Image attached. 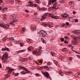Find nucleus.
Returning <instances> with one entry per match:
<instances>
[{"instance_id": "obj_1", "label": "nucleus", "mask_w": 80, "mask_h": 80, "mask_svg": "<svg viewBox=\"0 0 80 80\" xmlns=\"http://www.w3.org/2000/svg\"><path fill=\"white\" fill-rule=\"evenodd\" d=\"M57 0H49L48 1V5H50L52 4H53V7H51V8L52 9H56V7L57 6V3L56 2Z\"/></svg>"}, {"instance_id": "obj_2", "label": "nucleus", "mask_w": 80, "mask_h": 80, "mask_svg": "<svg viewBox=\"0 0 80 80\" xmlns=\"http://www.w3.org/2000/svg\"><path fill=\"white\" fill-rule=\"evenodd\" d=\"M8 58V56L7 54V53L5 52V54H4L2 56V61H3V60H4V62H8V61L7 60Z\"/></svg>"}, {"instance_id": "obj_3", "label": "nucleus", "mask_w": 80, "mask_h": 80, "mask_svg": "<svg viewBox=\"0 0 80 80\" xmlns=\"http://www.w3.org/2000/svg\"><path fill=\"white\" fill-rule=\"evenodd\" d=\"M42 51L40 49L37 50H34L32 52V53L33 55H36L37 56H39V55H40V54L42 53Z\"/></svg>"}, {"instance_id": "obj_4", "label": "nucleus", "mask_w": 80, "mask_h": 80, "mask_svg": "<svg viewBox=\"0 0 80 80\" xmlns=\"http://www.w3.org/2000/svg\"><path fill=\"white\" fill-rule=\"evenodd\" d=\"M38 33L39 35H40V37H45V36L47 34L45 31H44L43 30H42L39 32Z\"/></svg>"}, {"instance_id": "obj_5", "label": "nucleus", "mask_w": 80, "mask_h": 80, "mask_svg": "<svg viewBox=\"0 0 80 80\" xmlns=\"http://www.w3.org/2000/svg\"><path fill=\"white\" fill-rule=\"evenodd\" d=\"M20 68L21 69H22L23 70H25V71L27 72L26 73L24 71H22L21 72L22 74H26V73H30V72L28 71L27 68H26L22 66H20Z\"/></svg>"}, {"instance_id": "obj_6", "label": "nucleus", "mask_w": 80, "mask_h": 80, "mask_svg": "<svg viewBox=\"0 0 80 80\" xmlns=\"http://www.w3.org/2000/svg\"><path fill=\"white\" fill-rule=\"evenodd\" d=\"M48 15H49L50 17H52V16H53L52 15V13H45V14L44 15V16L42 18V20L45 19L47 18V16H48Z\"/></svg>"}, {"instance_id": "obj_7", "label": "nucleus", "mask_w": 80, "mask_h": 80, "mask_svg": "<svg viewBox=\"0 0 80 80\" xmlns=\"http://www.w3.org/2000/svg\"><path fill=\"white\" fill-rule=\"evenodd\" d=\"M42 73L43 74V75L45 76L47 78H49L51 79V78L50 77V75H49L48 72H42Z\"/></svg>"}, {"instance_id": "obj_8", "label": "nucleus", "mask_w": 80, "mask_h": 80, "mask_svg": "<svg viewBox=\"0 0 80 80\" xmlns=\"http://www.w3.org/2000/svg\"><path fill=\"white\" fill-rule=\"evenodd\" d=\"M42 26H44V27H49V28H51V27H53V26L51 27V25H50V22H48V24H46L44 23H43L42 24Z\"/></svg>"}, {"instance_id": "obj_9", "label": "nucleus", "mask_w": 80, "mask_h": 80, "mask_svg": "<svg viewBox=\"0 0 80 80\" xmlns=\"http://www.w3.org/2000/svg\"><path fill=\"white\" fill-rule=\"evenodd\" d=\"M6 69L9 70L8 72V74H10L11 73H12V72L13 71V69H12V68L10 67H7Z\"/></svg>"}, {"instance_id": "obj_10", "label": "nucleus", "mask_w": 80, "mask_h": 80, "mask_svg": "<svg viewBox=\"0 0 80 80\" xmlns=\"http://www.w3.org/2000/svg\"><path fill=\"white\" fill-rule=\"evenodd\" d=\"M0 27H3L4 28H8V27H9V25L7 24L4 25L2 23H1L0 24Z\"/></svg>"}, {"instance_id": "obj_11", "label": "nucleus", "mask_w": 80, "mask_h": 80, "mask_svg": "<svg viewBox=\"0 0 80 80\" xmlns=\"http://www.w3.org/2000/svg\"><path fill=\"white\" fill-rule=\"evenodd\" d=\"M18 21V20L17 19H15L14 21H12L9 23L10 25H13V26H15V23L17 22Z\"/></svg>"}, {"instance_id": "obj_12", "label": "nucleus", "mask_w": 80, "mask_h": 80, "mask_svg": "<svg viewBox=\"0 0 80 80\" xmlns=\"http://www.w3.org/2000/svg\"><path fill=\"white\" fill-rule=\"evenodd\" d=\"M27 49L29 52H31L33 50V48L32 46H30Z\"/></svg>"}, {"instance_id": "obj_13", "label": "nucleus", "mask_w": 80, "mask_h": 80, "mask_svg": "<svg viewBox=\"0 0 80 80\" xmlns=\"http://www.w3.org/2000/svg\"><path fill=\"white\" fill-rule=\"evenodd\" d=\"M28 3H29V4L27 5L28 7H33V2L30 1L28 2Z\"/></svg>"}, {"instance_id": "obj_14", "label": "nucleus", "mask_w": 80, "mask_h": 80, "mask_svg": "<svg viewBox=\"0 0 80 80\" xmlns=\"http://www.w3.org/2000/svg\"><path fill=\"white\" fill-rule=\"evenodd\" d=\"M62 17H64L65 18H68V15L67 13H65L62 15Z\"/></svg>"}, {"instance_id": "obj_15", "label": "nucleus", "mask_w": 80, "mask_h": 80, "mask_svg": "<svg viewBox=\"0 0 80 80\" xmlns=\"http://www.w3.org/2000/svg\"><path fill=\"white\" fill-rule=\"evenodd\" d=\"M51 17L53 18H55V19H58L60 18L59 16H51Z\"/></svg>"}, {"instance_id": "obj_16", "label": "nucleus", "mask_w": 80, "mask_h": 80, "mask_svg": "<svg viewBox=\"0 0 80 80\" xmlns=\"http://www.w3.org/2000/svg\"><path fill=\"white\" fill-rule=\"evenodd\" d=\"M2 51H5V50H7V51H9V49L7 47L5 48H2L1 49Z\"/></svg>"}, {"instance_id": "obj_17", "label": "nucleus", "mask_w": 80, "mask_h": 80, "mask_svg": "<svg viewBox=\"0 0 80 80\" xmlns=\"http://www.w3.org/2000/svg\"><path fill=\"white\" fill-rule=\"evenodd\" d=\"M25 30H26V28H22L21 32L22 33H23L25 32Z\"/></svg>"}, {"instance_id": "obj_18", "label": "nucleus", "mask_w": 80, "mask_h": 80, "mask_svg": "<svg viewBox=\"0 0 80 80\" xmlns=\"http://www.w3.org/2000/svg\"><path fill=\"white\" fill-rule=\"evenodd\" d=\"M31 30L32 31L35 30H36V26H32L31 27Z\"/></svg>"}, {"instance_id": "obj_19", "label": "nucleus", "mask_w": 80, "mask_h": 80, "mask_svg": "<svg viewBox=\"0 0 80 80\" xmlns=\"http://www.w3.org/2000/svg\"><path fill=\"white\" fill-rule=\"evenodd\" d=\"M27 42L28 43H32V39H28L27 40Z\"/></svg>"}, {"instance_id": "obj_20", "label": "nucleus", "mask_w": 80, "mask_h": 80, "mask_svg": "<svg viewBox=\"0 0 80 80\" xmlns=\"http://www.w3.org/2000/svg\"><path fill=\"white\" fill-rule=\"evenodd\" d=\"M41 40L43 43H47V41L45 40V39H44L43 38H42Z\"/></svg>"}, {"instance_id": "obj_21", "label": "nucleus", "mask_w": 80, "mask_h": 80, "mask_svg": "<svg viewBox=\"0 0 80 80\" xmlns=\"http://www.w3.org/2000/svg\"><path fill=\"white\" fill-rule=\"evenodd\" d=\"M59 75H61V76H63V73L62 72L61 70H60L59 71Z\"/></svg>"}, {"instance_id": "obj_22", "label": "nucleus", "mask_w": 80, "mask_h": 80, "mask_svg": "<svg viewBox=\"0 0 80 80\" xmlns=\"http://www.w3.org/2000/svg\"><path fill=\"white\" fill-rule=\"evenodd\" d=\"M74 4V2L73 1H70V2L69 3V4L70 5H73Z\"/></svg>"}, {"instance_id": "obj_23", "label": "nucleus", "mask_w": 80, "mask_h": 80, "mask_svg": "<svg viewBox=\"0 0 80 80\" xmlns=\"http://www.w3.org/2000/svg\"><path fill=\"white\" fill-rule=\"evenodd\" d=\"M41 10L42 11H45V10H47L48 9L46 8H41Z\"/></svg>"}, {"instance_id": "obj_24", "label": "nucleus", "mask_w": 80, "mask_h": 80, "mask_svg": "<svg viewBox=\"0 0 80 80\" xmlns=\"http://www.w3.org/2000/svg\"><path fill=\"white\" fill-rule=\"evenodd\" d=\"M73 22H75L76 23H77V22H78V19H73Z\"/></svg>"}, {"instance_id": "obj_25", "label": "nucleus", "mask_w": 80, "mask_h": 80, "mask_svg": "<svg viewBox=\"0 0 80 80\" xmlns=\"http://www.w3.org/2000/svg\"><path fill=\"white\" fill-rule=\"evenodd\" d=\"M72 72H70L69 71H68V72H65V73L66 74H67V75H68V74H71V73H72Z\"/></svg>"}, {"instance_id": "obj_26", "label": "nucleus", "mask_w": 80, "mask_h": 80, "mask_svg": "<svg viewBox=\"0 0 80 80\" xmlns=\"http://www.w3.org/2000/svg\"><path fill=\"white\" fill-rule=\"evenodd\" d=\"M47 65L50 66L51 65H52V63L50 62H47Z\"/></svg>"}, {"instance_id": "obj_27", "label": "nucleus", "mask_w": 80, "mask_h": 80, "mask_svg": "<svg viewBox=\"0 0 80 80\" xmlns=\"http://www.w3.org/2000/svg\"><path fill=\"white\" fill-rule=\"evenodd\" d=\"M80 31L78 30H76L74 32V33H78L79 34H80Z\"/></svg>"}, {"instance_id": "obj_28", "label": "nucleus", "mask_w": 80, "mask_h": 80, "mask_svg": "<svg viewBox=\"0 0 80 80\" xmlns=\"http://www.w3.org/2000/svg\"><path fill=\"white\" fill-rule=\"evenodd\" d=\"M25 52V50H22L19 51L18 53H21V52Z\"/></svg>"}, {"instance_id": "obj_29", "label": "nucleus", "mask_w": 80, "mask_h": 80, "mask_svg": "<svg viewBox=\"0 0 80 80\" xmlns=\"http://www.w3.org/2000/svg\"><path fill=\"white\" fill-rule=\"evenodd\" d=\"M51 54L52 56H55V55H57V54L56 53H54V52H51Z\"/></svg>"}, {"instance_id": "obj_30", "label": "nucleus", "mask_w": 80, "mask_h": 80, "mask_svg": "<svg viewBox=\"0 0 80 80\" xmlns=\"http://www.w3.org/2000/svg\"><path fill=\"white\" fill-rule=\"evenodd\" d=\"M43 67L45 68H47V70H50V68H48L47 66H44Z\"/></svg>"}, {"instance_id": "obj_31", "label": "nucleus", "mask_w": 80, "mask_h": 80, "mask_svg": "<svg viewBox=\"0 0 80 80\" xmlns=\"http://www.w3.org/2000/svg\"><path fill=\"white\" fill-rule=\"evenodd\" d=\"M53 62L54 63L56 64V65H58V62H57V61L55 60H53Z\"/></svg>"}, {"instance_id": "obj_32", "label": "nucleus", "mask_w": 80, "mask_h": 80, "mask_svg": "<svg viewBox=\"0 0 80 80\" xmlns=\"http://www.w3.org/2000/svg\"><path fill=\"white\" fill-rule=\"evenodd\" d=\"M2 18L3 19V20H7V18L6 17V16H4L3 18Z\"/></svg>"}, {"instance_id": "obj_33", "label": "nucleus", "mask_w": 80, "mask_h": 80, "mask_svg": "<svg viewBox=\"0 0 80 80\" xmlns=\"http://www.w3.org/2000/svg\"><path fill=\"white\" fill-rule=\"evenodd\" d=\"M44 67H45V66H42V67H39V69H41L42 70H43V68H44Z\"/></svg>"}, {"instance_id": "obj_34", "label": "nucleus", "mask_w": 80, "mask_h": 80, "mask_svg": "<svg viewBox=\"0 0 80 80\" xmlns=\"http://www.w3.org/2000/svg\"><path fill=\"white\" fill-rule=\"evenodd\" d=\"M25 59L24 58H21L20 60L19 61L20 62V61H21V62H22V61H25Z\"/></svg>"}, {"instance_id": "obj_35", "label": "nucleus", "mask_w": 80, "mask_h": 80, "mask_svg": "<svg viewBox=\"0 0 80 80\" xmlns=\"http://www.w3.org/2000/svg\"><path fill=\"white\" fill-rule=\"evenodd\" d=\"M35 1L37 2V3H40V1L39 0H35Z\"/></svg>"}, {"instance_id": "obj_36", "label": "nucleus", "mask_w": 80, "mask_h": 80, "mask_svg": "<svg viewBox=\"0 0 80 80\" xmlns=\"http://www.w3.org/2000/svg\"><path fill=\"white\" fill-rule=\"evenodd\" d=\"M5 77L6 78H8V77H9L10 75H8V74H6L5 75Z\"/></svg>"}, {"instance_id": "obj_37", "label": "nucleus", "mask_w": 80, "mask_h": 80, "mask_svg": "<svg viewBox=\"0 0 80 80\" xmlns=\"http://www.w3.org/2000/svg\"><path fill=\"white\" fill-rule=\"evenodd\" d=\"M35 75L36 76H37V77H39V76H40V74L38 73L35 74Z\"/></svg>"}, {"instance_id": "obj_38", "label": "nucleus", "mask_w": 80, "mask_h": 80, "mask_svg": "<svg viewBox=\"0 0 80 80\" xmlns=\"http://www.w3.org/2000/svg\"><path fill=\"white\" fill-rule=\"evenodd\" d=\"M9 40H14V38H10Z\"/></svg>"}, {"instance_id": "obj_39", "label": "nucleus", "mask_w": 80, "mask_h": 80, "mask_svg": "<svg viewBox=\"0 0 80 80\" xmlns=\"http://www.w3.org/2000/svg\"><path fill=\"white\" fill-rule=\"evenodd\" d=\"M64 40H65V39H64V38H62L61 39V42H63L64 41Z\"/></svg>"}, {"instance_id": "obj_40", "label": "nucleus", "mask_w": 80, "mask_h": 80, "mask_svg": "<svg viewBox=\"0 0 80 80\" xmlns=\"http://www.w3.org/2000/svg\"><path fill=\"white\" fill-rule=\"evenodd\" d=\"M13 15H11V16L12 17V18L13 19H14V18H15V16Z\"/></svg>"}, {"instance_id": "obj_41", "label": "nucleus", "mask_w": 80, "mask_h": 80, "mask_svg": "<svg viewBox=\"0 0 80 80\" xmlns=\"http://www.w3.org/2000/svg\"><path fill=\"white\" fill-rule=\"evenodd\" d=\"M69 59L70 60H73V58L72 57H70L69 58Z\"/></svg>"}, {"instance_id": "obj_42", "label": "nucleus", "mask_w": 80, "mask_h": 80, "mask_svg": "<svg viewBox=\"0 0 80 80\" xmlns=\"http://www.w3.org/2000/svg\"><path fill=\"white\" fill-rule=\"evenodd\" d=\"M33 6H34V7H38V5H37V4H33Z\"/></svg>"}, {"instance_id": "obj_43", "label": "nucleus", "mask_w": 80, "mask_h": 80, "mask_svg": "<svg viewBox=\"0 0 80 80\" xmlns=\"http://www.w3.org/2000/svg\"><path fill=\"white\" fill-rule=\"evenodd\" d=\"M8 9V8H3L2 10V11H5V10H7Z\"/></svg>"}, {"instance_id": "obj_44", "label": "nucleus", "mask_w": 80, "mask_h": 80, "mask_svg": "<svg viewBox=\"0 0 80 80\" xmlns=\"http://www.w3.org/2000/svg\"><path fill=\"white\" fill-rule=\"evenodd\" d=\"M72 51H73V52H75V53H77V54H78V52H77V51H75L73 50H72Z\"/></svg>"}, {"instance_id": "obj_45", "label": "nucleus", "mask_w": 80, "mask_h": 80, "mask_svg": "<svg viewBox=\"0 0 80 80\" xmlns=\"http://www.w3.org/2000/svg\"><path fill=\"white\" fill-rule=\"evenodd\" d=\"M60 2L61 3H65V0H62V1H61Z\"/></svg>"}, {"instance_id": "obj_46", "label": "nucleus", "mask_w": 80, "mask_h": 80, "mask_svg": "<svg viewBox=\"0 0 80 80\" xmlns=\"http://www.w3.org/2000/svg\"><path fill=\"white\" fill-rule=\"evenodd\" d=\"M3 3V0H0V3Z\"/></svg>"}, {"instance_id": "obj_47", "label": "nucleus", "mask_w": 80, "mask_h": 80, "mask_svg": "<svg viewBox=\"0 0 80 80\" xmlns=\"http://www.w3.org/2000/svg\"><path fill=\"white\" fill-rule=\"evenodd\" d=\"M38 61L39 62H40V63H42V60H39Z\"/></svg>"}, {"instance_id": "obj_48", "label": "nucleus", "mask_w": 80, "mask_h": 80, "mask_svg": "<svg viewBox=\"0 0 80 80\" xmlns=\"http://www.w3.org/2000/svg\"><path fill=\"white\" fill-rule=\"evenodd\" d=\"M72 45H76V43H75L74 42H72Z\"/></svg>"}, {"instance_id": "obj_49", "label": "nucleus", "mask_w": 80, "mask_h": 80, "mask_svg": "<svg viewBox=\"0 0 80 80\" xmlns=\"http://www.w3.org/2000/svg\"><path fill=\"white\" fill-rule=\"evenodd\" d=\"M66 50V48H63L62 49V51L63 52H65Z\"/></svg>"}, {"instance_id": "obj_50", "label": "nucleus", "mask_w": 80, "mask_h": 80, "mask_svg": "<svg viewBox=\"0 0 80 80\" xmlns=\"http://www.w3.org/2000/svg\"><path fill=\"white\" fill-rule=\"evenodd\" d=\"M19 73H16L15 74V76H18V75H19Z\"/></svg>"}, {"instance_id": "obj_51", "label": "nucleus", "mask_w": 80, "mask_h": 80, "mask_svg": "<svg viewBox=\"0 0 80 80\" xmlns=\"http://www.w3.org/2000/svg\"><path fill=\"white\" fill-rule=\"evenodd\" d=\"M20 45L21 47H22V46H23V44L22 43H20Z\"/></svg>"}, {"instance_id": "obj_52", "label": "nucleus", "mask_w": 80, "mask_h": 80, "mask_svg": "<svg viewBox=\"0 0 80 80\" xmlns=\"http://www.w3.org/2000/svg\"><path fill=\"white\" fill-rule=\"evenodd\" d=\"M74 40H78V38H77L76 37H75L74 38Z\"/></svg>"}, {"instance_id": "obj_53", "label": "nucleus", "mask_w": 80, "mask_h": 80, "mask_svg": "<svg viewBox=\"0 0 80 80\" xmlns=\"http://www.w3.org/2000/svg\"><path fill=\"white\" fill-rule=\"evenodd\" d=\"M66 25L67 26H68V25H69V23H68V22H66Z\"/></svg>"}, {"instance_id": "obj_54", "label": "nucleus", "mask_w": 80, "mask_h": 80, "mask_svg": "<svg viewBox=\"0 0 80 80\" xmlns=\"http://www.w3.org/2000/svg\"><path fill=\"white\" fill-rule=\"evenodd\" d=\"M48 9V11H51V10H52V8H49Z\"/></svg>"}, {"instance_id": "obj_55", "label": "nucleus", "mask_w": 80, "mask_h": 80, "mask_svg": "<svg viewBox=\"0 0 80 80\" xmlns=\"http://www.w3.org/2000/svg\"><path fill=\"white\" fill-rule=\"evenodd\" d=\"M65 26V25L64 24H62V26L63 27H64Z\"/></svg>"}, {"instance_id": "obj_56", "label": "nucleus", "mask_w": 80, "mask_h": 80, "mask_svg": "<svg viewBox=\"0 0 80 80\" xmlns=\"http://www.w3.org/2000/svg\"><path fill=\"white\" fill-rule=\"evenodd\" d=\"M64 42L65 43H68V42H67L66 41H65Z\"/></svg>"}, {"instance_id": "obj_57", "label": "nucleus", "mask_w": 80, "mask_h": 80, "mask_svg": "<svg viewBox=\"0 0 80 80\" xmlns=\"http://www.w3.org/2000/svg\"><path fill=\"white\" fill-rule=\"evenodd\" d=\"M38 14V13H37V12H35L34 13V15H37Z\"/></svg>"}, {"instance_id": "obj_58", "label": "nucleus", "mask_w": 80, "mask_h": 80, "mask_svg": "<svg viewBox=\"0 0 80 80\" xmlns=\"http://www.w3.org/2000/svg\"><path fill=\"white\" fill-rule=\"evenodd\" d=\"M25 12H27V13H28L29 12V11H28V10H26Z\"/></svg>"}, {"instance_id": "obj_59", "label": "nucleus", "mask_w": 80, "mask_h": 80, "mask_svg": "<svg viewBox=\"0 0 80 80\" xmlns=\"http://www.w3.org/2000/svg\"><path fill=\"white\" fill-rule=\"evenodd\" d=\"M77 57L78 58H79V59H80V56L78 55V56H77Z\"/></svg>"}, {"instance_id": "obj_60", "label": "nucleus", "mask_w": 80, "mask_h": 80, "mask_svg": "<svg viewBox=\"0 0 80 80\" xmlns=\"http://www.w3.org/2000/svg\"><path fill=\"white\" fill-rule=\"evenodd\" d=\"M72 13L73 14H75V13H76V12L75 11L73 12Z\"/></svg>"}, {"instance_id": "obj_61", "label": "nucleus", "mask_w": 80, "mask_h": 80, "mask_svg": "<svg viewBox=\"0 0 80 80\" xmlns=\"http://www.w3.org/2000/svg\"><path fill=\"white\" fill-rule=\"evenodd\" d=\"M72 45H71V44H70V45H69V46H68V47H72Z\"/></svg>"}, {"instance_id": "obj_62", "label": "nucleus", "mask_w": 80, "mask_h": 80, "mask_svg": "<svg viewBox=\"0 0 80 80\" xmlns=\"http://www.w3.org/2000/svg\"><path fill=\"white\" fill-rule=\"evenodd\" d=\"M2 7L0 6V10H2Z\"/></svg>"}, {"instance_id": "obj_63", "label": "nucleus", "mask_w": 80, "mask_h": 80, "mask_svg": "<svg viewBox=\"0 0 80 80\" xmlns=\"http://www.w3.org/2000/svg\"><path fill=\"white\" fill-rule=\"evenodd\" d=\"M50 23H51V25H53V23L52 22H51Z\"/></svg>"}, {"instance_id": "obj_64", "label": "nucleus", "mask_w": 80, "mask_h": 80, "mask_svg": "<svg viewBox=\"0 0 80 80\" xmlns=\"http://www.w3.org/2000/svg\"><path fill=\"white\" fill-rule=\"evenodd\" d=\"M68 38V37H67V36H65V38L66 39H67V38Z\"/></svg>"}]
</instances>
